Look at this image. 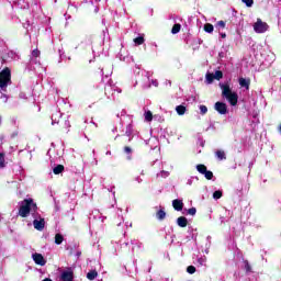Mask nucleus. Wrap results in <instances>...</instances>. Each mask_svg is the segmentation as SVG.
Wrapping results in <instances>:
<instances>
[{
	"instance_id": "f257e3e1",
	"label": "nucleus",
	"mask_w": 281,
	"mask_h": 281,
	"mask_svg": "<svg viewBox=\"0 0 281 281\" xmlns=\"http://www.w3.org/2000/svg\"><path fill=\"white\" fill-rule=\"evenodd\" d=\"M36 210H38V206H36L32 198H29L20 203L19 215L22 216V218H27L30 212H36Z\"/></svg>"
},
{
	"instance_id": "f03ea898",
	"label": "nucleus",
	"mask_w": 281,
	"mask_h": 281,
	"mask_svg": "<svg viewBox=\"0 0 281 281\" xmlns=\"http://www.w3.org/2000/svg\"><path fill=\"white\" fill-rule=\"evenodd\" d=\"M222 95L226 98L232 106H236L238 104V93L232 91V88L228 83H221Z\"/></svg>"
},
{
	"instance_id": "7ed1b4c3",
	"label": "nucleus",
	"mask_w": 281,
	"mask_h": 281,
	"mask_svg": "<svg viewBox=\"0 0 281 281\" xmlns=\"http://www.w3.org/2000/svg\"><path fill=\"white\" fill-rule=\"evenodd\" d=\"M12 85V71L10 68H4L0 71V89L7 91L8 87Z\"/></svg>"
},
{
	"instance_id": "20e7f679",
	"label": "nucleus",
	"mask_w": 281,
	"mask_h": 281,
	"mask_svg": "<svg viewBox=\"0 0 281 281\" xmlns=\"http://www.w3.org/2000/svg\"><path fill=\"white\" fill-rule=\"evenodd\" d=\"M254 30L255 32H257V34H265V32L269 30V24L258 19L257 22L254 24Z\"/></svg>"
},
{
	"instance_id": "39448f33",
	"label": "nucleus",
	"mask_w": 281,
	"mask_h": 281,
	"mask_svg": "<svg viewBox=\"0 0 281 281\" xmlns=\"http://www.w3.org/2000/svg\"><path fill=\"white\" fill-rule=\"evenodd\" d=\"M33 227L37 229V232H43L45 229V218L38 217L33 221Z\"/></svg>"
},
{
	"instance_id": "423d86ee",
	"label": "nucleus",
	"mask_w": 281,
	"mask_h": 281,
	"mask_svg": "<svg viewBox=\"0 0 281 281\" xmlns=\"http://www.w3.org/2000/svg\"><path fill=\"white\" fill-rule=\"evenodd\" d=\"M214 109L217 111V113H220V115H227V104L223 102H216Z\"/></svg>"
},
{
	"instance_id": "0eeeda50",
	"label": "nucleus",
	"mask_w": 281,
	"mask_h": 281,
	"mask_svg": "<svg viewBox=\"0 0 281 281\" xmlns=\"http://www.w3.org/2000/svg\"><path fill=\"white\" fill-rule=\"evenodd\" d=\"M32 258H33L35 265H40V267H45V265L47 262L45 260V258L43 257V255H41L38 252L33 254Z\"/></svg>"
},
{
	"instance_id": "6e6552de",
	"label": "nucleus",
	"mask_w": 281,
	"mask_h": 281,
	"mask_svg": "<svg viewBox=\"0 0 281 281\" xmlns=\"http://www.w3.org/2000/svg\"><path fill=\"white\" fill-rule=\"evenodd\" d=\"M61 280L63 281H72L74 280V271H71V269L64 270L61 272Z\"/></svg>"
},
{
	"instance_id": "1a4fd4ad",
	"label": "nucleus",
	"mask_w": 281,
	"mask_h": 281,
	"mask_svg": "<svg viewBox=\"0 0 281 281\" xmlns=\"http://www.w3.org/2000/svg\"><path fill=\"white\" fill-rule=\"evenodd\" d=\"M172 207L177 212H181V210H183V201H181V200H173L172 201Z\"/></svg>"
},
{
	"instance_id": "9d476101",
	"label": "nucleus",
	"mask_w": 281,
	"mask_h": 281,
	"mask_svg": "<svg viewBox=\"0 0 281 281\" xmlns=\"http://www.w3.org/2000/svg\"><path fill=\"white\" fill-rule=\"evenodd\" d=\"M249 85H251V81L249 79L239 78V86L245 87L247 91H249Z\"/></svg>"
},
{
	"instance_id": "9b49d317",
	"label": "nucleus",
	"mask_w": 281,
	"mask_h": 281,
	"mask_svg": "<svg viewBox=\"0 0 281 281\" xmlns=\"http://www.w3.org/2000/svg\"><path fill=\"white\" fill-rule=\"evenodd\" d=\"M179 227H188V218L180 216L177 220Z\"/></svg>"
},
{
	"instance_id": "f8f14e48",
	"label": "nucleus",
	"mask_w": 281,
	"mask_h": 281,
	"mask_svg": "<svg viewBox=\"0 0 281 281\" xmlns=\"http://www.w3.org/2000/svg\"><path fill=\"white\" fill-rule=\"evenodd\" d=\"M204 31L207 32V34H212V32H214V25H212L211 23H206L204 25Z\"/></svg>"
},
{
	"instance_id": "ddd939ff",
	"label": "nucleus",
	"mask_w": 281,
	"mask_h": 281,
	"mask_svg": "<svg viewBox=\"0 0 281 281\" xmlns=\"http://www.w3.org/2000/svg\"><path fill=\"white\" fill-rule=\"evenodd\" d=\"M176 111H177L178 115H186V106H183V105L176 106Z\"/></svg>"
},
{
	"instance_id": "4468645a",
	"label": "nucleus",
	"mask_w": 281,
	"mask_h": 281,
	"mask_svg": "<svg viewBox=\"0 0 281 281\" xmlns=\"http://www.w3.org/2000/svg\"><path fill=\"white\" fill-rule=\"evenodd\" d=\"M158 221H164V218H166V211L164 210H159L156 214Z\"/></svg>"
},
{
	"instance_id": "2eb2a0df",
	"label": "nucleus",
	"mask_w": 281,
	"mask_h": 281,
	"mask_svg": "<svg viewBox=\"0 0 281 281\" xmlns=\"http://www.w3.org/2000/svg\"><path fill=\"white\" fill-rule=\"evenodd\" d=\"M215 155H216L217 159H220V161H223V159H226L225 151H223V150H217L215 153Z\"/></svg>"
},
{
	"instance_id": "dca6fc26",
	"label": "nucleus",
	"mask_w": 281,
	"mask_h": 281,
	"mask_svg": "<svg viewBox=\"0 0 281 281\" xmlns=\"http://www.w3.org/2000/svg\"><path fill=\"white\" fill-rule=\"evenodd\" d=\"M196 170L198 172H200V175H203L204 172L207 171V167H205V165H198Z\"/></svg>"
},
{
	"instance_id": "f3484780",
	"label": "nucleus",
	"mask_w": 281,
	"mask_h": 281,
	"mask_svg": "<svg viewBox=\"0 0 281 281\" xmlns=\"http://www.w3.org/2000/svg\"><path fill=\"white\" fill-rule=\"evenodd\" d=\"M63 170H65V167L63 165H58L57 167H55L53 169L54 175H60V172H63Z\"/></svg>"
},
{
	"instance_id": "a211bd4d",
	"label": "nucleus",
	"mask_w": 281,
	"mask_h": 281,
	"mask_svg": "<svg viewBox=\"0 0 281 281\" xmlns=\"http://www.w3.org/2000/svg\"><path fill=\"white\" fill-rule=\"evenodd\" d=\"M88 280H95L98 278V272L97 271H90L87 273Z\"/></svg>"
},
{
	"instance_id": "6ab92c4d",
	"label": "nucleus",
	"mask_w": 281,
	"mask_h": 281,
	"mask_svg": "<svg viewBox=\"0 0 281 281\" xmlns=\"http://www.w3.org/2000/svg\"><path fill=\"white\" fill-rule=\"evenodd\" d=\"M63 240H64L63 235H60V234H56L55 235V243H56V245H61Z\"/></svg>"
},
{
	"instance_id": "aec40b11",
	"label": "nucleus",
	"mask_w": 281,
	"mask_h": 281,
	"mask_svg": "<svg viewBox=\"0 0 281 281\" xmlns=\"http://www.w3.org/2000/svg\"><path fill=\"white\" fill-rule=\"evenodd\" d=\"M179 32H181V24H175L171 30V33L179 34Z\"/></svg>"
},
{
	"instance_id": "412c9836",
	"label": "nucleus",
	"mask_w": 281,
	"mask_h": 281,
	"mask_svg": "<svg viewBox=\"0 0 281 281\" xmlns=\"http://www.w3.org/2000/svg\"><path fill=\"white\" fill-rule=\"evenodd\" d=\"M213 78L215 80H221V78H223V71L221 70L215 71V74H213Z\"/></svg>"
},
{
	"instance_id": "4be33fe9",
	"label": "nucleus",
	"mask_w": 281,
	"mask_h": 281,
	"mask_svg": "<svg viewBox=\"0 0 281 281\" xmlns=\"http://www.w3.org/2000/svg\"><path fill=\"white\" fill-rule=\"evenodd\" d=\"M214 74H206V82L209 85H212V82H214Z\"/></svg>"
},
{
	"instance_id": "5701e85b",
	"label": "nucleus",
	"mask_w": 281,
	"mask_h": 281,
	"mask_svg": "<svg viewBox=\"0 0 281 281\" xmlns=\"http://www.w3.org/2000/svg\"><path fill=\"white\" fill-rule=\"evenodd\" d=\"M145 120L146 122H153V112L150 111L145 112Z\"/></svg>"
},
{
	"instance_id": "b1692460",
	"label": "nucleus",
	"mask_w": 281,
	"mask_h": 281,
	"mask_svg": "<svg viewBox=\"0 0 281 281\" xmlns=\"http://www.w3.org/2000/svg\"><path fill=\"white\" fill-rule=\"evenodd\" d=\"M198 262L201 267H205L206 262H207V257H201L198 259Z\"/></svg>"
},
{
	"instance_id": "393cba45",
	"label": "nucleus",
	"mask_w": 281,
	"mask_h": 281,
	"mask_svg": "<svg viewBox=\"0 0 281 281\" xmlns=\"http://www.w3.org/2000/svg\"><path fill=\"white\" fill-rule=\"evenodd\" d=\"M205 179H207L209 181L212 180V178L214 177V173L212 171H205L204 173Z\"/></svg>"
},
{
	"instance_id": "a878e982",
	"label": "nucleus",
	"mask_w": 281,
	"mask_h": 281,
	"mask_svg": "<svg viewBox=\"0 0 281 281\" xmlns=\"http://www.w3.org/2000/svg\"><path fill=\"white\" fill-rule=\"evenodd\" d=\"M134 43L136 45H144V37L139 36V37L134 38Z\"/></svg>"
},
{
	"instance_id": "bb28decb",
	"label": "nucleus",
	"mask_w": 281,
	"mask_h": 281,
	"mask_svg": "<svg viewBox=\"0 0 281 281\" xmlns=\"http://www.w3.org/2000/svg\"><path fill=\"white\" fill-rule=\"evenodd\" d=\"M221 196H223V192H221V191H215V192L213 193V199H215V200L221 199Z\"/></svg>"
},
{
	"instance_id": "cd10ccee",
	"label": "nucleus",
	"mask_w": 281,
	"mask_h": 281,
	"mask_svg": "<svg viewBox=\"0 0 281 281\" xmlns=\"http://www.w3.org/2000/svg\"><path fill=\"white\" fill-rule=\"evenodd\" d=\"M40 56H41V50L34 49V50L32 52V58H38Z\"/></svg>"
},
{
	"instance_id": "c85d7f7f",
	"label": "nucleus",
	"mask_w": 281,
	"mask_h": 281,
	"mask_svg": "<svg viewBox=\"0 0 281 281\" xmlns=\"http://www.w3.org/2000/svg\"><path fill=\"white\" fill-rule=\"evenodd\" d=\"M187 271H188V273H196V268L194 267V266H189L188 268H187Z\"/></svg>"
},
{
	"instance_id": "c756f323",
	"label": "nucleus",
	"mask_w": 281,
	"mask_h": 281,
	"mask_svg": "<svg viewBox=\"0 0 281 281\" xmlns=\"http://www.w3.org/2000/svg\"><path fill=\"white\" fill-rule=\"evenodd\" d=\"M169 172L168 171H160L157 177H162V179H166V177H169Z\"/></svg>"
},
{
	"instance_id": "7c9ffc66",
	"label": "nucleus",
	"mask_w": 281,
	"mask_h": 281,
	"mask_svg": "<svg viewBox=\"0 0 281 281\" xmlns=\"http://www.w3.org/2000/svg\"><path fill=\"white\" fill-rule=\"evenodd\" d=\"M243 3H245L247 8H251V5H254V0H243Z\"/></svg>"
},
{
	"instance_id": "2f4dec72",
	"label": "nucleus",
	"mask_w": 281,
	"mask_h": 281,
	"mask_svg": "<svg viewBox=\"0 0 281 281\" xmlns=\"http://www.w3.org/2000/svg\"><path fill=\"white\" fill-rule=\"evenodd\" d=\"M5 164V158L3 157V154H0V168H3V166Z\"/></svg>"
},
{
	"instance_id": "473e14b6",
	"label": "nucleus",
	"mask_w": 281,
	"mask_h": 281,
	"mask_svg": "<svg viewBox=\"0 0 281 281\" xmlns=\"http://www.w3.org/2000/svg\"><path fill=\"white\" fill-rule=\"evenodd\" d=\"M200 111L202 115H205V113H207V106L205 105H200Z\"/></svg>"
},
{
	"instance_id": "72a5a7b5",
	"label": "nucleus",
	"mask_w": 281,
	"mask_h": 281,
	"mask_svg": "<svg viewBox=\"0 0 281 281\" xmlns=\"http://www.w3.org/2000/svg\"><path fill=\"white\" fill-rule=\"evenodd\" d=\"M188 214H190V216H194V214H196V209L195 207L189 209Z\"/></svg>"
},
{
	"instance_id": "f704fd0d",
	"label": "nucleus",
	"mask_w": 281,
	"mask_h": 281,
	"mask_svg": "<svg viewBox=\"0 0 281 281\" xmlns=\"http://www.w3.org/2000/svg\"><path fill=\"white\" fill-rule=\"evenodd\" d=\"M217 27L225 29V21H218L217 22Z\"/></svg>"
},
{
	"instance_id": "c9c22d12",
	"label": "nucleus",
	"mask_w": 281,
	"mask_h": 281,
	"mask_svg": "<svg viewBox=\"0 0 281 281\" xmlns=\"http://www.w3.org/2000/svg\"><path fill=\"white\" fill-rule=\"evenodd\" d=\"M245 269L247 272L251 271V266L249 265V262H245Z\"/></svg>"
},
{
	"instance_id": "e433bc0d",
	"label": "nucleus",
	"mask_w": 281,
	"mask_h": 281,
	"mask_svg": "<svg viewBox=\"0 0 281 281\" xmlns=\"http://www.w3.org/2000/svg\"><path fill=\"white\" fill-rule=\"evenodd\" d=\"M187 186H192V178L187 181Z\"/></svg>"
},
{
	"instance_id": "4c0bfd02",
	"label": "nucleus",
	"mask_w": 281,
	"mask_h": 281,
	"mask_svg": "<svg viewBox=\"0 0 281 281\" xmlns=\"http://www.w3.org/2000/svg\"><path fill=\"white\" fill-rule=\"evenodd\" d=\"M221 37H222V38H227V34L221 33Z\"/></svg>"
},
{
	"instance_id": "58836bf2",
	"label": "nucleus",
	"mask_w": 281,
	"mask_h": 281,
	"mask_svg": "<svg viewBox=\"0 0 281 281\" xmlns=\"http://www.w3.org/2000/svg\"><path fill=\"white\" fill-rule=\"evenodd\" d=\"M125 153H131V147H125Z\"/></svg>"
},
{
	"instance_id": "ea45409f",
	"label": "nucleus",
	"mask_w": 281,
	"mask_h": 281,
	"mask_svg": "<svg viewBox=\"0 0 281 281\" xmlns=\"http://www.w3.org/2000/svg\"><path fill=\"white\" fill-rule=\"evenodd\" d=\"M154 87H157L159 83L157 81H153Z\"/></svg>"
},
{
	"instance_id": "a19ab883",
	"label": "nucleus",
	"mask_w": 281,
	"mask_h": 281,
	"mask_svg": "<svg viewBox=\"0 0 281 281\" xmlns=\"http://www.w3.org/2000/svg\"><path fill=\"white\" fill-rule=\"evenodd\" d=\"M279 131H280V133H281V125L279 126Z\"/></svg>"
},
{
	"instance_id": "79ce46f5",
	"label": "nucleus",
	"mask_w": 281,
	"mask_h": 281,
	"mask_svg": "<svg viewBox=\"0 0 281 281\" xmlns=\"http://www.w3.org/2000/svg\"><path fill=\"white\" fill-rule=\"evenodd\" d=\"M106 155H111V151H108Z\"/></svg>"
}]
</instances>
